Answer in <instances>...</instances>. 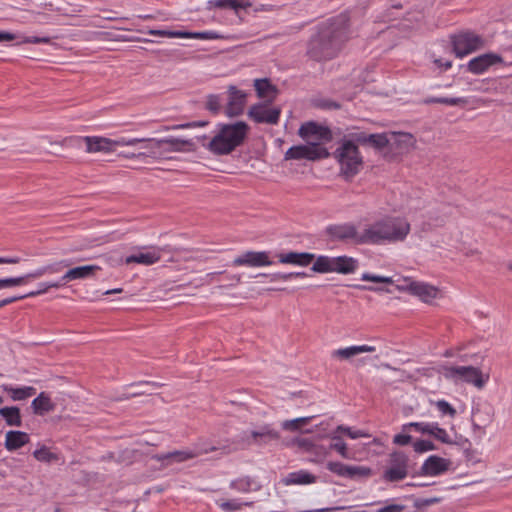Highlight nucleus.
<instances>
[{
  "label": "nucleus",
  "instance_id": "nucleus-1",
  "mask_svg": "<svg viewBox=\"0 0 512 512\" xmlns=\"http://www.w3.org/2000/svg\"><path fill=\"white\" fill-rule=\"evenodd\" d=\"M350 37V17L347 13H340L317 25L316 32L307 43L306 55L316 62L331 60L341 52Z\"/></svg>",
  "mask_w": 512,
  "mask_h": 512
},
{
  "label": "nucleus",
  "instance_id": "nucleus-2",
  "mask_svg": "<svg viewBox=\"0 0 512 512\" xmlns=\"http://www.w3.org/2000/svg\"><path fill=\"white\" fill-rule=\"evenodd\" d=\"M410 232L409 222L402 217L385 216L365 228L362 240L370 245L402 242Z\"/></svg>",
  "mask_w": 512,
  "mask_h": 512
},
{
  "label": "nucleus",
  "instance_id": "nucleus-3",
  "mask_svg": "<svg viewBox=\"0 0 512 512\" xmlns=\"http://www.w3.org/2000/svg\"><path fill=\"white\" fill-rule=\"evenodd\" d=\"M249 130V125L244 121L219 123L216 134L208 143H204V148L216 156L228 155L245 142Z\"/></svg>",
  "mask_w": 512,
  "mask_h": 512
},
{
  "label": "nucleus",
  "instance_id": "nucleus-4",
  "mask_svg": "<svg viewBox=\"0 0 512 512\" xmlns=\"http://www.w3.org/2000/svg\"><path fill=\"white\" fill-rule=\"evenodd\" d=\"M334 157L340 165V175L346 181H351L363 168V157L352 139L344 140L334 151Z\"/></svg>",
  "mask_w": 512,
  "mask_h": 512
},
{
  "label": "nucleus",
  "instance_id": "nucleus-5",
  "mask_svg": "<svg viewBox=\"0 0 512 512\" xmlns=\"http://www.w3.org/2000/svg\"><path fill=\"white\" fill-rule=\"evenodd\" d=\"M439 372L449 380L463 381L472 384L477 388H483L488 380V376L484 377L481 370L473 366H448L442 365Z\"/></svg>",
  "mask_w": 512,
  "mask_h": 512
},
{
  "label": "nucleus",
  "instance_id": "nucleus-6",
  "mask_svg": "<svg viewBox=\"0 0 512 512\" xmlns=\"http://www.w3.org/2000/svg\"><path fill=\"white\" fill-rule=\"evenodd\" d=\"M410 459L403 451H393L388 455L382 479L395 483L404 480L409 475Z\"/></svg>",
  "mask_w": 512,
  "mask_h": 512
},
{
  "label": "nucleus",
  "instance_id": "nucleus-7",
  "mask_svg": "<svg viewBox=\"0 0 512 512\" xmlns=\"http://www.w3.org/2000/svg\"><path fill=\"white\" fill-rule=\"evenodd\" d=\"M453 52L456 57L462 58L476 50L480 49L483 44V38L471 30L461 31L450 36Z\"/></svg>",
  "mask_w": 512,
  "mask_h": 512
},
{
  "label": "nucleus",
  "instance_id": "nucleus-8",
  "mask_svg": "<svg viewBox=\"0 0 512 512\" xmlns=\"http://www.w3.org/2000/svg\"><path fill=\"white\" fill-rule=\"evenodd\" d=\"M71 263L68 260H61L59 262H55L53 264H49L43 267L36 269L26 275L18 276V277H9L0 279V289L15 287L24 285L27 283L29 279H37L42 277L43 275L56 274L60 273L64 267H69Z\"/></svg>",
  "mask_w": 512,
  "mask_h": 512
},
{
  "label": "nucleus",
  "instance_id": "nucleus-9",
  "mask_svg": "<svg viewBox=\"0 0 512 512\" xmlns=\"http://www.w3.org/2000/svg\"><path fill=\"white\" fill-rule=\"evenodd\" d=\"M330 156L327 148L320 143L309 142L307 145H296L290 147L285 153V160H302L317 161L326 159Z\"/></svg>",
  "mask_w": 512,
  "mask_h": 512
},
{
  "label": "nucleus",
  "instance_id": "nucleus-10",
  "mask_svg": "<svg viewBox=\"0 0 512 512\" xmlns=\"http://www.w3.org/2000/svg\"><path fill=\"white\" fill-rule=\"evenodd\" d=\"M149 143L150 156L157 155L162 148L165 152H195L197 150V146L192 139H180L172 136L163 139H151Z\"/></svg>",
  "mask_w": 512,
  "mask_h": 512
},
{
  "label": "nucleus",
  "instance_id": "nucleus-11",
  "mask_svg": "<svg viewBox=\"0 0 512 512\" xmlns=\"http://www.w3.org/2000/svg\"><path fill=\"white\" fill-rule=\"evenodd\" d=\"M326 234L332 239L337 241H352L357 245H366L362 240L365 237V229L363 232H358L357 227L353 223H343L329 225L326 228Z\"/></svg>",
  "mask_w": 512,
  "mask_h": 512
},
{
  "label": "nucleus",
  "instance_id": "nucleus-12",
  "mask_svg": "<svg viewBox=\"0 0 512 512\" xmlns=\"http://www.w3.org/2000/svg\"><path fill=\"white\" fill-rule=\"evenodd\" d=\"M220 447L217 446H204L203 448L194 449V450H175L171 452H167L164 454H156L152 457V459H155L159 462L165 463L166 465H169L171 463H181L185 462L187 460L194 459L200 455L208 454L210 452H214L219 450Z\"/></svg>",
  "mask_w": 512,
  "mask_h": 512
},
{
  "label": "nucleus",
  "instance_id": "nucleus-13",
  "mask_svg": "<svg viewBox=\"0 0 512 512\" xmlns=\"http://www.w3.org/2000/svg\"><path fill=\"white\" fill-rule=\"evenodd\" d=\"M279 438V432L275 430L272 425L264 424L249 432H243L240 436V441L247 446L265 445L272 441H277Z\"/></svg>",
  "mask_w": 512,
  "mask_h": 512
},
{
  "label": "nucleus",
  "instance_id": "nucleus-14",
  "mask_svg": "<svg viewBox=\"0 0 512 512\" xmlns=\"http://www.w3.org/2000/svg\"><path fill=\"white\" fill-rule=\"evenodd\" d=\"M299 136L308 142L311 137H314L318 142L328 143L333 139V133L327 126L318 124L315 121H308L303 123L299 130Z\"/></svg>",
  "mask_w": 512,
  "mask_h": 512
},
{
  "label": "nucleus",
  "instance_id": "nucleus-15",
  "mask_svg": "<svg viewBox=\"0 0 512 512\" xmlns=\"http://www.w3.org/2000/svg\"><path fill=\"white\" fill-rule=\"evenodd\" d=\"M281 110L280 108H268L266 104L257 103L252 105L248 110V117L255 123H266L275 125L279 122Z\"/></svg>",
  "mask_w": 512,
  "mask_h": 512
},
{
  "label": "nucleus",
  "instance_id": "nucleus-16",
  "mask_svg": "<svg viewBox=\"0 0 512 512\" xmlns=\"http://www.w3.org/2000/svg\"><path fill=\"white\" fill-rule=\"evenodd\" d=\"M326 468L341 477L354 479L357 477H368L371 475V469L363 466H350L337 461H329Z\"/></svg>",
  "mask_w": 512,
  "mask_h": 512
},
{
  "label": "nucleus",
  "instance_id": "nucleus-17",
  "mask_svg": "<svg viewBox=\"0 0 512 512\" xmlns=\"http://www.w3.org/2000/svg\"><path fill=\"white\" fill-rule=\"evenodd\" d=\"M498 63H503L502 56L489 52L471 59L467 64V70L475 75H479Z\"/></svg>",
  "mask_w": 512,
  "mask_h": 512
},
{
  "label": "nucleus",
  "instance_id": "nucleus-18",
  "mask_svg": "<svg viewBox=\"0 0 512 512\" xmlns=\"http://www.w3.org/2000/svg\"><path fill=\"white\" fill-rule=\"evenodd\" d=\"M233 266L263 267L272 265L269 255L265 251H247L236 257Z\"/></svg>",
  "mask_w": 512,
  "mask_h": 512
},
{
  "label": "nucleus",
  "instance_id": "nucleus-19",
  "mask_svg": "<svg viewBox=\"0 0 512 512\" xmlns=\"http://www.w3.org/2000/svg\"><path fill=\"white\" fill-rule=\"evenodd\" d=\"M229 101L225 107V114L230 117H237L243 114L246 103V93L231 85L228 88Z\"/></svg>",
  "mask_w": 512,
  "mask_h": 512
},
{
  "label": "nucleus",
  "instance_id": "nucleus-20",
  "mask_svg": "<svg viewBox=\"0 0 512 512\" xmlns=\"http://www.w3.org/2000/svg\"><path fill=\"white\" fill-rule=\"evenodd\" d=\"M450 465L451 461L449 459L431 455L422 464L419 474L422 476H438L448 471Z\"/></svg>",
  "mask_w": 512,
  "mask_h": 512
},
{
  "label": "nucleus",
  "instance_id": "nucleus-21",
  "mask_svg": "<svg viewBox=\"0 0 512 512\" xmlns=\"http://www.w3.org/2000/svg\"><path fill=\"white\" fill-rule=\"evenodd\" d=\"M351 139L356 144L368 145L377 150H381L389 144V139L386 133L368 134L366 132L360 131L352 133Z\"/></svg>",
  "mask_w": 512,
  "mask_h": 512
},
{
  "label": "nucleus",
  "instance_id": "nucleus-22",
  "mask_svg": "<svg viewBox=\"0 0 512 512\" xmlns=\"http://www.w3.org/2000/svg\"><path fill=\"white\" fill-rule=\"evenodd\" d=\"M78 140L85 142L88 153L113 152L116 146L114 140L100 136H85L78 138Z\"/></svg>",
  "mask_w": 512,
  "mask_h": 512
},
{
  "label": "nucleus",
  "instance_id": "nucleus-23",
  "mask_svg": "<svg viewBox=\"0 0 512 512\" xmlns=\"http://www.w3.org/2000/svg\"><path fill=\"white\" fill-rule=\"evenodd\" d=\"M279 262L282 264H292L301 267H306L310 265L314 259L315 255L309 252H288L281 253L278 255Z\"/></svg>",
  "mask_w": 512,
  "mask_h": 512
},
{
  "label": "nucleus",
  "instance_id": "nucleus-24",
  "mask_svg": "<svg viewBox=\"0 0 512 512\" xmlns=\"http://www.w3.org/2000/svg\"><path fill=\"white\" fill-rule=\"evenodd\" d=\"M358 265V260L350 256L343 255L332 257L331 272L351 274L357 270Z\"/></svg>",
  "mask_w": 512,
  "mask_h": 512
},
{
  "label": "nucleus",
  "instance_id": "nucleus-25",
  "mask_svg": "<svg viewBox=\"0 0 512 512\" xmlns=\"http://www.w3.org/2000/svg\"><path fill=\"white\" fill-rule=\"evenodd\" d=\"M68 281H59L56 282H47V283H41V286H44V289H38L36 291H30L27 294L24 295H18V296H12L5 299L0 300V308L9 305L11 303H14L18 300H22L25 298L35 297L41 294L46 293L50 288H60L61 286L65 285Z\"/></svg>",
  "mask_w": 512,
  "mask_h": 512
},
{
  "label": "nucleus",
  "instance_id": "nucleus-26",
  "mask_svg": "<svg viewBox=\"0 0 512 512\" xmlns=\"http://www.w3.org/2000/svg\"><path fill=\"white\" fill-rule=\"evenodd\" d=\"M29 441L30 437L28 433L19 430H10L6 433L4 445L8 451H15L28 444Z\"/></svg>",
  "mask_w": 512,
  "mask_h": 512
},
{
  "label": "nucleus",
  "instance_id": "nucleus-27",
  "mask_svg": "<svg viewBox=\"0 0 512 512\" xmlns=\"http://www.w3.org/2000/svg\"><path fill=\"white\" fill-rule=\"evenodd\" d=\"M56 404L51 400L50 396L41 392L31 402V409L35 415L44 416L55 410Z\"/></svg>",
  "mask_w": 512,
  "mask_h": 512
},
{
  "label": "nucleus",
  "instance_id": "nucleus-28",
  "mask_svg": "<svg viewBox=\"0 0 512 512\" xmlns=\"http://www.w3.org/2000/svg\"><path fill=\"white\" fill-rule=\"evenodd\" d=\"M408 290L411 294L418 296L422 301L428 302L434 299L438 295V288L420 282H412L408 286Z\"/></svg>",
  "mask_w": 512,
  "mask_h": 512
},
{
  "label": "nucleus",
  "instance_id": "nucleus-29",
  "mask_svg": "<svg viewBox=\"0 0 512 512\" xmlns=\"http://www.w3.org/2000/svg\"><path fill=\"white\" fill-rule=\"evenodd\" d=\"M100 270L97 265H84L69 269L62 277L61 281H72L86 279L94 276L95 272Z\"/></svg>",
  "mask_w": 512,
  "mask_h": 512
},
{
  "label": "nucleus",
  "instance_id": "nucleus-30",
  "mask_svg": "<svg viewBox=\"0 0 512 512\" xmlns=\"http://www.w3.org/2000/svg\"><path fill=\"white\" fill-rule=\"evenodd\" d=\"M376 348L370 345L350 346L339 348L332 352V357L340 360H348L360 353L374 352Z\"/></svg>",
  "mask_w": 512,
  "mask_h": 512
},
{
  "label": "nucleus",
  "instance_id": "nucleus-31",
  "mask_svg": "<svg viewBox=\"0 0 512 512\" xmlns=\"http://www.w3.org/2000/svg\"><path fill=\"white\" fill-rule=\"evenodd\" d=\"M317 480V477L306 470H299L296 472L289 473L284 479L285 485H307L313 484Z\"/></svg>",
  "mask_w": 512,
  "mask_h": 512
},
{
  "label": "nucleus",
  "instance_id": "nucleus-32",
  "mask_svg": "<svg viewBox=\"0 0 512 512\" xmlns=\"http://www.w3.org/2000/svg\"><path fill=\"white\" fill-rule=\"evenodd\" d=\"M209 8L231 9L237 12L239 9H246L252 6L249 0H210Z\"/></svg>",
  "mask_w": 512,
  "mask_h": 512
},
{
  "label": "nucleus",
  "instance_id": "nucleus-33",
  "mask_svg": "<svg viewBox=\"0 0 512 512\" xmlns=\"http://www.w3.org/2000/svg\"><path fill=\"white\" fill-rule=\"evenodd\" d=\"M161 258L160 251H152V252H140L138 254H132L127 256L125 259L126 264L138 263L143 265H152L158 262Z\"/></svg>",
  "mask_w": 512,
  "mask_h": 512
},
{
  "label": "nucleus",
  "instance_id": "nucleus-34",
  "mask_svg": "<svg viewBox=\"0 0 512 512\" xmlns=\"http://www.w3.org/2000/svg\"><path fill=\"white\" fill-rule=\"evenodd\" d=\"M0 415L9 426L20 427L22 425L20 409L17 406L0 408Z\"/></svg>",
  "mask_w": 512,
  "mask_h": 512
},
{
  "label": "nucleus",
  "instance_id": "nucleus-35",
  "mask_svg": "<svg viewBox=\"0 0 512 512\" xmlns=\"http://www.w3.org/2000/svg\"><path fill=\"white\" fill-rule=\"evenodd\" d=\"M254 87L258 97L266 98L269 97L270 94H273V96L269 99V102L274 100L277 88L272 85L268 79H256L254 82Z\"/></svg>",
  "mask_w": 512,
  "mask_h": 512
},
{
  "label": "nucleus",
  "instance_id": "nucleus-36",
  "mask_svg": "<svg viewBox=\"0 0 512 512\" xmlns=\"http://www.w3.org/2000/svg\"><path fill=\"white\" fill-rule=\"evenodd\" d=\"M253 485H256V482L250 476L240 477V478L232 480L230 482L231 489H234L236 491L243 492V493H247L252 490L260 489L259 485L257 487H253Z\"/></svg>",
  "mask_w": 512,
  "mask_h": 512
},
{
  "label": "nucleus",
  "instance_id": "nucleus-37",
  "mask_svg": "<svg viewBox=\"0 0 512 512\" xmlns=\"http://www.w3.org/2000/svg\"><path fill=\"white\" fill-rule=\"evenodd\" d=\"M329 437L331 438L332 442L329 445V449L337 451L341 457L345 459H349L350 455L348 452V448L346 443L343 441L342 437L338 435V432L333 431Z\"/></svg>",
  "mask_w": 512,
  "mask_h": 512
},
{
  "label": "nucleus",
  "instance_id": "nucleus-38",
  "mask_svg": "<svg viewBox=\"0 0 512 512\" xmlns=\"http://www.w3.org/2000/svg\"><path fill=\"white\" fill-rule=\"evenodd\" d=\"M332 257L326 255L315 256L311 271L315 273H331Z\"/></svg>",
  "mask_w": 512,
  "mask_h": 512
},
{
  "label": "nucleus",
  "instance_id": "nucleus-39",
  "mask_svg": "<svg viewBox=\"0 0 512 512\" xmlns=\"http://www.w3.org/2000/svg\"><path fill=\"white\" fill-rule=\"evenodd\" d=\"M6 390L10 393L11 398L14 401L25 400L36 394V389L32 386H26L21 388H6Z\"/></svg>",
  "mask_w": 512,
  "mask_h": 512
},
{
  "label": "nucleus",
  "instance_id": "nucleus-40",
  "mask_svg": "<svg viewBox=\"0 0 512 512\" xmlns=\"http://www.w3.org/2000/svg\"><path fill=\"white\" fill-rule=\"evenodd\" d=\"M33 456L40 462L51 463L59 459L56 453H53L46 446H42L33 452Z\"/></svg>",
  "mask_w": 512,
  "mask_h": 512
},
{
  "label": "nucleus",
  "instance_id": "nucleus-41",
  "mask_svg": "<svg viewBox=\"0 0 512 512\" xmlns=\"http://www.w3.org/2000/svg\"><path fill=\"white\" fill-rule=\"evenodd\" d=\"M258 276L270 277L271 281H287L293 278H305L308 277L306 272H290V273H274V274H266L261 273Z\"/></svg>",
  "mask_w": 512,
  "mask_h": 512
},
{
  "label": "nucleus",
  "instance_id": "nucleus-42",
  "mask_svg": "<svg viewBox=\"0 0 512 512\" xmlns=\"http://www.w3.org/2000/svg\"><path fill=\"white\" fill-rule=\"evenodd\" d=\"M313 418H314V416H309V417H300V418H296L293 420H286L282 423V428L284 430L297 431L303 425L308 424Z\"/></svg>",
  "mask_w": 512,
  "mask_h": 512
},
{
  "label": "nucleus",
  "instance_id": "nucleus-43",
  "mask_svg": "<svg viewBox=\"0 0 512 512\" xmlns=\"http://www.w3.org/2000/svg\"><path fill=\"white\" fill-rule=\"evenodd\" d=\"M434 423H425V422H411L404 424L402 426V430L405 432L409 428H414L415 430L423 433V434H429L432 432V427Z\"/></svg>",
  "mask_w": 512,
  "mask_h": 512
},
{
  "label": "nucleus",
  "instance_id": "nucleus-44",
  "mask_svg": "<svg viewBox=\"0 0 512 512\" xmlns=\"http://www.w3.org/2000/svg\"><path fill=\"white\" fill-rule=\"evenodd\" d=\"M186 36H182V38H195V39H223L224 37L217 34L214 31H204V32H188L184 31Z\"/></svg>",
  "mask_w": 512,
  "mask_h": 512
},
{
  "label": "nucleus",
  "instance_id": "nucleus-45",
  "mask_svg": "<svg viewBox=\"0 0 512 512\" xmlns=\"http://www.w3.org/2000/svg\"><path fill=\"white\" fill-rule=\"evenodd\" d=\"M430 435L444 444H452L453 443V441L451 440V438L448 435V433L446 432V430L443 428H440L437 423H434V425L432 427V432L430 433Z\"/></svg>",
  "mask_w": 512,
  "mask_h": 512
},
{
  "label": "nucleus",
  "instance_id": "nucleus-46",
  "mask_svg": "<svg viewBox=\"0 0 512 512\" xmlns=\"http://www.w3.org/2000/svg\"><path fill=\"white\" fill-rule=\"evenodd\" d=\"M147 33L152 36L168 37V38H182V36H186V34H184V31H173V30L150 29L147 31Z\"/></svg>",
  "mask_w": 512,
  "mask_h": 512
},
{
  "label": "nucleus",
  "instance_id": "nucleus-47",
  "mask_svg": "<svg viewBox=\"0 0 512 512\" xmlns=\"http://www.w3.org/2000/svg\"><path fill=\"white\" fill-rule=\"evenodd\" d=\"M205 107L212 114L217 115L221 110L220 97L215 94L208 95Z\"/></svg>",
  "mask_w": 512,
  "mask_h": 512
},
{
  "label": "nucleus",
  "instance_id": "nucleus-48",
  "mask_svg": "<svg viewBox=\"0 0 512 512\" xmlns=\"http://www.w3.org/2000/svg\"><path fill=\"white\" fill-rule=\"evenodd\" d=\"M151 139H140V138H132V139H125V138H121V139H118V140H114V144H116V146H134L136 145L137 143H140V142H145L146 145H145V148L148 150V154L150 155V148H149V141Z\"/></svg>",
  "mask_w": 512,
  "mask_h": 512
},
{
  "label": "nucleus",
  "instance_id": "nucleus-49",
  "mask_svg": "<svg viewBox=\"0 0 512 512\" xmlns=\"http://www.w3.org/2000/svg\"><path fill=\"white\" fill-rule=\"evenodd\" d=\"M361 280L371 281L375 283L393 284V280L391 277L375 275L368 272L362 274Z\"/></svg>",
  "mask_w": 512,
  "mask_h": 512
},
{
  "label": "nucleus",
  "instance_id": "nucleus-50",
  "mask_svg": "<svg viewBox=\"0 0 512 512\" xmlns=\"http://www.w3.org/2000/svg\"><path fill=\"white\" fill-rule=\"evenodd\" d=\"M336 432L344 433L347 437H349L351 439H358V438L366 436V434L363 431H361V430H352V428L344 426V425L337 426Z\"/></svg>",
  "mask_w": 512,
  "mask_h": 512
},
{
  "label": "nucleus",
  "instance_id": "nucleus-51",
  "mask_svg": "<svg viewBox=\"0 0 512 512\" xmlns=\"http://www.w3.org/2000/svg\"><path fill=\"white\" fill-rule=\"evenodd\" d=\"M414 451L417 453H423L426 451L435 450L436 446L429 440H417L413 443Z\"/></svg>",
  "mask_w": 512,
  "mask_h": 512
},
{
  "label": "nucleus",
  "instance_id": "nucleus-52",
  "mask_svg": "<svg viewBox=\"0 0 512 512\" xmlns=\"http://www.w3.org/2000/svg\"><path fill=\"white\" fill-rule=\"evenodd\" d=\"M436 407L442 414L449 415L452 418L455 417L457 413L456 409L445 400L437 401Z\"/></svg>",
  "mask_w": 512,
  "mask_h": 512
},
{
  "label": "nucleus",
  "instance_id": "nucleus-53",
  "mask_svg": "<svg viewBox=\"0 0 512 512\" xmlns=\"http://www.w3.org/2000/svg\"><path fill=\"white\" fill-rule=\"evenodd\" d=\"M252 503H244L246 506H250ZM243 506V503H238L235 500H228L225 502H222L220 504V508L226 512H235L237 510H240Z\"/></svg>",
  "mask_w": 512,
  "mask_h": 512
},
{
  "label": "nucleus",
  "instance_id": "nucleus-54",
  "mask_svg": "<svg viewBox=\"0 0 512 512\" xmlns=\"http://www.w3.org/2000/svg\"><path fill=\"white\" fill-rule=\"evenodd\" d=\"M467 99L462 97H440L439 104L450 106L466 105Z\"/></svg>",
  "mask_w": 512,
  "mask_h": 512
},
{
  "label": "nucleus",
  "instance_id": "nucleus-55",
  "mask_svg": "<svg viewBox=\"0 0 512 512\" xmlns=\"http://www.w3.org/2000/svg\"><path fill=\"white\" fill-rule=\"evenodd\" d=\"M209 124L208 121L200 120V121H192L183 124L172 125V129H190L196 127H205Z\"/></svg>",
  "mask_w": 512,
  "mask_h": 512
},
{
  "label": "nucleus",
  "instance_id": "nucleus-56",
  "mask_svg": "<svg viewBox=\"0 0 512 512\" xmlns=\"http://www.w3.org/2000/svg\"><path fill=\"white\" fill-rule=\"evenodd\" d=\"M348 286L353 287L358 290H361V291L387 292V293L391 292L389 289H387L385 287H380V286L361 285V284H354V285H348Z\"/></svg>",
  "mask_w": 512,
  "mask_h": 512
},
{
  "label": "nucleus",
  "instance_id": "nucleus-57",
  "mask_svg": "<svg viewBox=\"0 0 512 512\" xmlns=\"http://www.w3.org/2000/svg\"><path fill=\"white\" fill-rule=\"evenodd\" d=\"M295 443L298 447L304 449L307 452H311L315 446L314 442L309 438H297Z\"/></svg>",
  "mask_w": 512,
  "mask_h": 512
},
{
  "label": "nucleus",
  "instance_id": "nucleus-58",
  "mask_svg": "<svg viewBox=\"0 0 512 512\" xmlns=\"http://www.w3.org/2000/svg\"><path fill=\"white\" fill-rule=\"evenodd\" d=\"M412 440V437L409 434L400 433L396 434L393 437V443L400 446L408 445Z\"/></svg>",
  "mask_w": 512,
  "mask_h": 512
},
{
  "label": "nucleus",
  "instance_id": "nucleus-59",
  "mask_svg": "<svg viewBox=\"0 0 512 512\" xmlns=\"http://www.w3.org/2000/svg\"><path fill=\"white\" fill-rule=\"evenodd\" d=\"M404 509H405L404 505L389 504V505H386V506L378 509L376 512H403Z\"/></svg>",
  "mask_w": 512,
  "mask_h": 512
},
{
  "label": "nucleus",
  "instance_id": "nucleus-60",
  "mask_svg": "<svg viewBox=\"0 0 512 512\" xmlns=\"http://www.w3.org/2000/svg\"><path fill=\"white\" fill-rule=\"evenodd\" d=\"M49 41H50V39L48 37L30 36V37H25L22 42L38 44V43H48Z\"/></svg>",
  "mask_w": 512,
  "mask_h": 512
},
{
  "label": "nucleus",
  "instance_id": "nucleus-61",
  "mask_svg": "<svg viewBox=\"0 0 512 512\" xmlns=\"http://www.w3.org/2000/svg\"><path fill=\"white\" fill-rule=\"evenodd\" d=\"M438 501H439L438 498L420 499L415 502V505H416V507L421 508V507L430 506L434 503H437Z\"/></svg>",
  "mask_w": 512,
  "mask_h": 512
},
{
  "label": "nucleus",
  "instance_id": "nucleus-62",
  "mask_svg": "<svg viewBox=\"0 0 512 512\" xmlns=\"http://www.w3.org/2000/svg\"><path fill=\"white\" fill-rule=\"evenodd\" d=\"M321 107L326 109H339L341 105L335 101L325 100L321 103Z\"/></svg>",
  "mask_w": 512,
  "mask_h": 512
},
{
  "label": "nucleus",
  "instance_id": "nucleus-63",
  "mask_svg": "<svg viewBox=\"0 0 512 512\" xmlns=\"http://www.w3.org/2000/svg\"><path fill=\"white\" fill-rule=\"evenodd\" d=\"M16 36L10 32L0 31V42L13 41Z\"/></svg>",
  "mask_w": 512,
  "mask_h": 512
},
{
  "label": "nucleus",
  "instance_id": "nucleus-64",
  "mask_svg": "<svg viewBox=\"0 0 512 512\" xmlns=\"http://www.w3.org/2000/svg\"><path fill=\"white\" fill-rule=\"evenodd\" d=\"M19 262V257H0V264H18Z\"/></svg>",
  "mask_w": 512,
  "mask_h": 512
}]
</instances>
